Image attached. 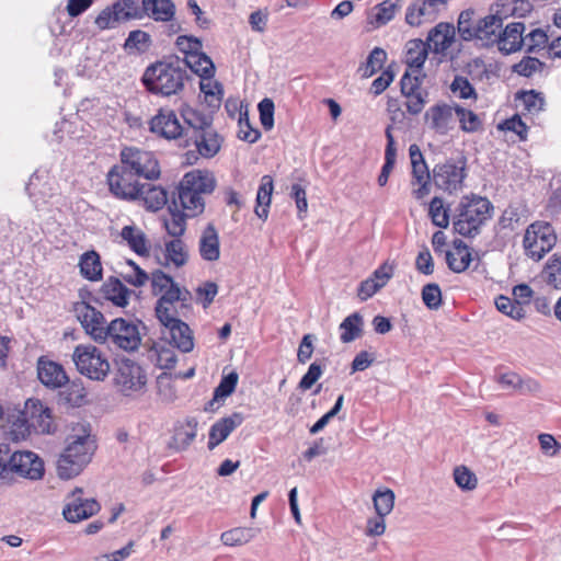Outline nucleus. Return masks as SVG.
<instances>
[{
	"label": "nucleus",
	"mask_w": 561,
	"mask_h": 561,
	"mask_svg": "<svg viewBox=\"0 0 561 561\" xmlns=\"http://www.w3.org/2000/svg\"><path fill=\"white\" fill-rule=\"evenodd\" d=\"M96 450V442L91 435L89 423L79 422L71 427L66 447L57 462L58 474L62 479L78 476L91 461Z\"/></svg>",
	"instance_id": "obj_1"
},
{
	"label": "nucleus",
	"mask_w": 561,
	"mask_h": 561,
	"mask_svg": "<svg viewBox=\"0 0 561 561\" xmlns=\"http://www.w3.org/2000/svg\"><path fill=\"white\" fill-rule=\"evenodd\" d=\"M187 80V71L180 58L157 61L147 67L142 82L152 94L171 96L179 94Z\"/></svg>",
	"instance_id": "obj_2"
},
{
	"label": "nucleus",
	"mask_w": 561,
	"mask_h": 561,
	"mask_svg": "<svg viewBox=\"0 0 561 561\" xmlns=\"http://www.w3.org/2000/svg\"><path fill=\"white\" fill-rule=\"evenodd\" d=\"M216 180L209 172L194 170L186 173L178 187V198L187 217H196L205 209L204 195L210 194Z\"/></svg>",
	"instance_id": "obj_3"
},
{
	"label": "nucleus",
	"mask_w": 561,
	"mask_h": 561,
	"mask_svg": "<svg viewBox=\"0 0 561 561\" xmlns=\"http://www.w3.org/2000/svg\"><path fill=\"white\" fill-rule=\"evenodd\" d=\"M492 204L480 196L465 197L454 221V230L463 237L479 233L480 227L491 217Z\"/></svg>",
	"instance_id": "obj_4"
},
{
	"label": "nucleus",
	"mask_w": 561,
	"mask_h": 561,
	"mask_svg": "<svg viewBox=\"0 0 561 561\" xmlns=\"http://www.w3.org/2000/svg\"><path fill=\"white\" fill-rule=\"evenodd\" d=\"M72 360L77 370L91 380L103 381L111 369L105 354L91 344L77 345L72 354Z\"/></svg>",
	"instance_id": "obj_5"
},
{
	"label": "nucleus",
	"mask_w": 561,
	"mask_h": 561,
	"mask_svg": "<svg viewBox=\"0 0 561 561\" xmlns=\"http://www.w3.org/2000/svg\"><path fill=\"white\" fill-rule=\"evenodd\" d=\"M557 242V234L549 222L535 221L529 225L523 239V248L527 257L540 261L552 250Z\"/></svg>",
	"instance_id": "obj_6"
},
{
	"label": "nucleus",
	"mask_w": 561,
	"mask_h": 561,
	"mask_svg": "<svg viewBox=\"0 0 561 561\" xmlns=\"http://www.w3.org/2000/svg\"><path fill=\"white\" fill-rule=\"evenodd\" d=\"M131 20H141L137 0H117L98 14L94 24L100 31H105L116 28Z\"/></svg>",
	"instance_id": "obj_7"
},
{
	"label": "nucleus",
	"mask_w": 561,
	"mask_h": 561,
	"mask_svg": "<svg viewBox=\"0 0 561 561\" xmlns=\"http://www.w3.org/2000/svg\"><path fill=\"white\" fill-rule=\"evenodd\" d=\"M121 163L138 178L152 181L160 176V167L151 151L136 147L124 148L121 152Z\"/></svg>",
	"instance_id": "obj_8"
},
{
	"label": "nucleus",
	"mask_w": 561,
	"mask_h": 561,
	"mask_svg": "<svg viewBox=\"0 0 561 561\" xmlns=\"http://www.w3.org/2000/svg\"><path fill=\"white\" fill-rule=\"evenodd\" d=\"M139 178L122 163L114 165L107 174L111 193L119 199L138 201L141 184Z\"/></svg>",
	"instance_id": "obj_9"
},
{
	"label": "nucleus",
	"mask_w": 561,
	"mask_h": 561,
	"mask_svg": "<svg viewBox=\"0 0 561 561\" xmlns=\"http://www.w3.org/2000/svg\"><path fill=\"white\" fill-rule=\"evenodd\" d=\"M115 386L125 396L141 392L147 385V375L134 360L121 359L114 377Z\"/></svg>",
	"instance_id": "obj_10"
},
{
	"label": "nucleus",
	"mask_w": 561,
	"mask_h": 561,
	"mask_svg": "<svg viewBox=\"0 0 561 561\" xmlns=\"http://www.w3.org/2000/svg\"><path fill=\"white\" fill-rule=\"evenodd\" d=\"M425 77V73L404 72L400 80L407 111L412 115L420 114L428 102V92L422 87Z\"/></svg>",
	"instance_id": "obj_11"
},
{
	"label": "nucleus",
	"mask_w": 561,
	"mask_h": 561,
	"mask_svg": "<svg viewBox=\"0 0 561 561\" xmlns=\"http://www.w3.org/2000/svg\"><path fill=\"white\" fill-rule=\"evenodd\" d=\"M106 341L125 351H135L141 342L138 325L123 318L114 319L106 327Z\"/></svg>",
	"instance_id": "obj_12"
},
{
	"label": "nucleus",
	"mask_w": 561,
	"mask_h": 561,
	"mask_svg": "<svg viewBox=\"0 0 561 561\" xmlns=\"http://www.w3.org/2000/svg\"><path fill=\"white\" fill-rule=\"evenodd\" d=\"M466 160H448L437 164L433 170V181L435 185L445 192L453 193L459 190L466 176Z\"/></svg>",
	"instance_id": "obj_13"
},
{
	"label": "nucleus",
	"mask_w": 561,
	"mask_h": 561,
	"mask_svg": "<svg viewBox=\"0 0 561 561\" xmlns=\"http://www.w3.org/2000/svg\"><path fill=\"white\" fill-rule=\"evenodd\" d=\"M73 312L85 332L96 342H106L105 319L102 312L85 301L73 305Z\"/></svg>",
	"instance_id": "obj_14"
},
{
	"label": "nucleus",
	"mask_w": 561,
	"mask_h": 561,
	"mask_svg": "<svg viewBox=\"0 0 561 561\" xmlns=\"http://www.w3.org/2000/svg\"><path fill=\"white\" fill-rule=\"evenodd\" d=\"M162 324V337L173 344L183 353H188L194 348V339L188 325L178 319L175 316H170L168 319H159Z\"/></svg>",
	"instance_id": "obj_15"
},
{
	"label": "nucleus",
	"mask_w": 561,
	"mask_h": 561,
	"mask_svg": "<svg viewBox=\"0 0 561 561\" xmlns=\"http://www.w3.org/2000/svg\"><path fill=\"white\" fill-rule=\"evenodd\" d=\"M83 490L77 488L67 497L62 510L64 517L70 523H78L96 514L101 506L94 499L83 497Z\"/></svg>",
	"instance_id": "obj_16"
},
{
	"label": "nucleus",
	"mask_w": 561,
	"mask_h": 561,
	"mask_svg": "<svg viewBox=\"0 0 561 561\" xmlns=\"http://www.w3.org/2000/svg\"><path fill=\"white\" fill-rule=\"evenodd\" d=\"M44 474V463L33 451H14L10 469V481L15 477L38 480Z\"/></svg>",
	"instance_id": "obj_17"
},
{
	"label": "nucleus",
	"mask_w": 561,
	"mask_h": 561,
	"mask_svg": "<svg viewBox=\"0 0 561 561\" xmlns=\"http://www.w3.org/2000/svg\"><path fill=\"white\" fill-rule=\"evenodd\" d=\"M150 130L167 139H176L184 137L185 126H183L174 111L161 108L150 121Z\"/></svg>",
	"instance_id": "obj_18"
},
{
	"label": "nucleus",
	"mask_w": 561,
	"mask_h": 561,
	"mask_svg": "<svg viewBox=\"0 0 561 561\" xmlns=\"http://www.w3.org/2000/svg\"><path fill=\"white\" fill-rule=\"evenodd\" d=\"M445 4L446 0H417L407 9L405 21L411 26L432 22Z\"/></svg>",
	"instance_id": "obj_19"
},
{
	"label": "nucleus",
	"mask_w": 561,
	"mask_h": 561,
	"mask_svg": "<svg viewBox=\"0 0 561 561\" xmlns=\"http://www.w3.org/2000/svg\"><path fill=\"white\" fill-rule=\"evenodd\" d=\"M221 137L214 127L195 131L194 135L186 138V145H194L197 152L204 158L214 157L221 147Z\"/></svg>",
	"instance_id": "obj_20"
},
{
	"label": "nucleus",
	"mask_w": 561,
	"mask_h": 561,
	"mask_svg": "<svg viewBox=\"0 0 561 561\" xmlns=\"http://www.w3.org/2000/svg\"><path fill=\"white\" fill-rule=\"evenodd\" d=\"M37 376L41 382L50 389L61 388L69 381L61 365L44 357L37 362Z\"/></svg>",
	"instance_id": "obj_21"
},
{
	"label": "nucleus",
	"mask_w": 561,
	"mask_h": 561,
	"mask_svg": "<svg viewBox=\"0 0 561 561\" xmlns=\"http://www.w3.org/2000/svg\"><path fill=\"white\" fill-rule=\"evenodd\" d=\"M455 107L447 104H437L431 107L425 118L430 126L439 134H447L455 123Z\"/></svg>",
	"instance_id": "obj_22"
},
{
	"label": "nucleus",
	"mask_w": 561,
	"mask_h": 561,
	"mask_svg": "<svg viewBox=\"0 0 561 561\" xmlns=\"http://www.w3.org/2000/svg\"><path fill=\"white\" fill-rule=\"evenodd\" d=\"M141 19L148 16L157 22L172 21L175 15V4L171 0H141Z\"/></svg>",
	"instance_id": "obj_23"
},
{
	"label": "nucleus",
	"mask_w": 561,
	"mask_h": 561,
	"mask_svg": "<svg viewBox=\"0 0 561 561\" xmlns=\"http://www.w3.org/2000/svg\"><path fill=\"white\" fill-rule=\"evenodd\" d=\"M242 422V414L233 413L214 423L209 431L208 448L213 450L217 445L222 443L236 427L241 425Z\"/></svg>",
	"instance_id": "obj_24"
},
{
	"label": "nucleus",
	"mask_w": 561,
	"mask_h": 561,
	"mask_svg": "<svg viewBox=\"0 0 561 561\" xmlns=\"http://www.w3.org/2000/svg\"><path fill=\"white\" fill-rule=\"evenodd\" d=\"M525 31L524 23L516 22L508 24L497 36V46L501 51L511 54L518 50L525 42L523 35Z\"/></svg>",
	"instance_id": "obj_25"
},
{
	"label": "nucleus",
	"mask_w": 561,
	"mask_h": 561,
	"mask_svg": "<svg viewBox=\"0 0 561 561\" xmlns=\"http://www.w3.org/2000/svg\"><path fill=\"white\" fill-rule=\"evenodd\" d=\"M428 55V47L422 39H411L405 45V65L404 72L424 73L423 65Z\"/></svg>",
	"instance_id": "obj_26"
},
{
	"label": "nucleus",
	"mask_w": 561,
	"mask_h": 561,
	"mask_svg": "<svg viewBox=\"0 0 561 561\" xmlns=\"http://www.w3.org/2000/svg\"><path fill=\"white\" fill-rule=\"evenodd\" d=\"M501 27L502 19L499 15H488L474 25L477 35H474L473 39L480 41L482 46L492 45L496 43Z\"/></svg>",
	"instance_id": "obj_27"
},
{
	"label": "nucleus",
	"mask_w": 561,
	"mask_h": 561,
	"mask_svg": "<svg viewBox=\"0 0 561 561\" xmlns=\"http://www.w3.org/2000/svg\"><path fill=\"white\" fill-rule=\"evenodd\" d=\"M199 254L205 261L214 262L220 256V243L218 232L213 224L203 231L199 242Z\"/></svg>",
	"instance_id": "obj_28"
},
{
	"label": "nucleus",
	"mask_w": 561,
	"mask_h": 561,
	"mask_svg": "<svg viewBox=\"0 0 561 561\" xmlns=\"http://www.w3.org/2000/svg\"><path fill=\"white\" fill-rule=\"evenodd\" d=\"M161 294L156 306L157 318L168 319L170 316H175L174 302L186 299L182 290L175 283H172Z\"/></svg>",
	"instance_id": "obj_29"
},
{
	"label": "nucleus",
	"mask_w": 561,
	"mask_h": 561,
	"mask_svg": "<svg viewBox=\"0 0 561 561\" xmlns=\"http://www.w3.org/2000/svg\"><path fill=\"white\" fill-rule=\"evenodd\" d=\"M455 28L453 25L447 23L437 24L427 36L428 49H433L435 53H440L446 50L454 39Z\"/></svg>",
	"instance_id": "obj_30"
},
{
	"label": "nucleus",
	"mask_w": 561,
	"mask_h": 561,
	"mask_svg": "<svg viewBox=\"0 0 561 561\" xmlns=\"http://www.w3.org/2000/svg\"><path fill=\"white\" fill-rule=\"evenodd\" d=\"M446 261L453 272L466 271L471 262V252L468 245L460 239L454 240V249L446 253Z\"/></svg>",
	"instance_id": "obj_31"
},
{
	"label": "nucleus",
	"mask_w": 561,
	"mask_h": 561,
	"mask_svg": "<svg viewBox=\"0 0 561 561\" xmlns=\"http://www.w3.org/2000/svg\"><path fill=\"white\" fill-rule=\"evenodd\" d=\"M144 206L151 211L161 209L168 202V194L164 188L150 183L141 184V193L139 192V199Z\"/></svg>",
	"instance_id": "obj_32"
},
{
	"label": "nucleus",
	"mask_w": 561,
	"mask_h": 561,
	"mask_svg": "<svg viewBox=\"0 0 561 561\" xmlns=\"http://www.w3.org/2000/svg\"><path fill=\"white\" fill-rule=\"evenodd\" d=\"M181 115L186 124L184 130L185 138L194 135L195 131L213 127L210 116L202 114L190 106H184L181 111Z\"/></svg>",
	"instance_id": "obj_33"
},
{
	"label": "nucleus",
	"mask_w": 561,
	"mask_h": 561,
	"mask_svg": "<svg viewBox=\"0 0 561 561\" xmlns=\"http://www.w3.org/2000/svg\"><path fill=\"white\" fill-rule=\"evenodd\" d=\"M181 61L183 62L185 70L186 68H190L194 73L204 79H209L214 76L215 66L211 59L203 51L188 55L187 57L181 59Z\"/></svg>",
	"instance_id": "obj_34"
},
{
	"label": "nucleus",
	"mask_w": 561,
	"mask_h": 561,
	"mask_svg": "<svg viewBox=\"0 0 561 561\" xmlns=\"http://www.w3.org/2000/svg\"><path fill=\"white\" fill-rule=\"evenodd\" d=\"M104 297L117 307L128 304L130 290L116 277H110L102 286Z\"/></svg>",
	"instance_id": "obj_35"
},
{
	"label": "nucleus",
	"mask_w": 561,
	"mask_h": 561,
	"mask_svg": "<svg viewBox=\"0 0 561 561\" xmlns=\"http://www.w3.org/2000/svg\"><path fill=\"white\" fill-rule=\"evenodd\" d=\"M273 179L271 175H263L261 184L256 193L255 214L259 218L265 220L268 216V207L271 205L273 193Z\"/></svg>",
	"instance_id": "obj_36"
},
{
	"label": "nucleus",
	"mask_w": 561,
	"mask_h": 561,
	"mask_svg": "<svg viewBox=\"0 0 561 561\" xmlns=\"http://www.w3.org/2000/svg\"><path fill=\"white\" fill-rule=\"evenodd\" d=\"M364 320L360 313L354 312L347 316L340 324V340L351 343L363 335Z\"/></svg>",
	"instance_id": "obj_37"
},
{
	"label": "nucleus",
	"mask_w": 561,
	"mask_h": 561,
	"mask_svg": "<svg viewBox=\"0 0 561 561\" xmlns=\"http://www.w3.org/2000/svg\"><path fill=\"white\" fill-rule=\"evenodd\" d=\"M81 274L90 280H99L102 277L100 256L95 251L85 252L80 259Z\"/></svg>",
	"instance_id": "obj_38"
},
{
	"label": "nucleus",
	"mask_w": 561,
	"mask_h": 561,
	"mask_svg": "<svg viewBox=\"0 0 561 561\" xmlns=\"http://www.w3.org/2000/svg\"><path fill=\"white\" fill-rule=\"evenodd\" d=\"M409 154L412 165L413 184L415 182L430 181L428 168L424 161L423 154L417 145L413 144L409 148Z\"/></svg>",
	"instance_id": "obj_39"
},
{
	"label": "nucleus",
	"mask_w": 561,
	"mask_h": 561,
	"mask_svg": "<svg viewBox=\"0 0 561 561\" xmlns=\"http://www.w3.org/2000/svg\"><path fill=\"white\" fill-rule=\"evenodd\" d=\"M256 535V530L248 527H236L224 531L220 539L224 545L236 547L250 542Z\"/></svg>",
	"instance_id": "obj_40"
},
{
	"label": "nucleus",
	"mask_w": 561,
	"mask_h": 561,
	"mask_svg": "<svg viewBox=\"0 0 561 561\" xmlns=\"http://www.w3.org/2000/svg\"><path fill=\"white\" fill-rule=\"evenodd\" d=\"M188 254L186 245L181 239H173L165 243L167 263H172L176 267L183 266L187 261Z\"/></svg>",
	"instance_id": "obj_41"
},
{
	"label": "nucleus",
	"mask_w": 561,
	"mask_h": 561,
	"mask_svg": "<svg viewBox=\"0 0 561 561\" xmlns=\"http://www.w3.org/2000/svg\"><path fill=\"white\" fill-rule=\"evenodd\" d=\"M542 275L548 285L561 289V253H554L547 261Z\"/></svg>",
	"instance_id": "obj_42"
},
{
	"label": "nucleus",
	"mask_w": 561,
	"mask_h": 561,
	"mask_svg": "<svg viewBox=\"0 0 561 561\" xmlns=\"http://www.w3.org/2000/svg\"><path fill=\"white\" fill-rule=\"evenodd\" d=\"M121 276L126 283L135 287H141L149 280V275L130 260L125 263Z\"/></svg>",
	"instance_id": "obj_43"
},
{
	"label": "nucleus",
	"mask_w": 561,
	"mask_h": 561,
	"mask_svg": "<svg viewBox=\"0 0 561 561\" xmlns=\"http://www.w3.org/2000/svg\"><path fill=\"white\" fill-rule=\"evenodd\" d=\"M122 238L127 241L129 247L138 254L147 253V242L144 232L133 226H126L122 229Z\"/></svg>",
	"instance_id": "obj_44"
},
{
	"label": "nucleus",
	"mask_w": 561,
	"mask_h": 561,
	"mask_svg": "<svg viewBox=\"0 0 561 561\" xmlns=\"http://www.w3.org/2000/svg\"><path fill=\"white\" fill-rule=\"evenodd\" d=\"M387 60V54L382 48L375 47L364 66L359 68V70L363 72V77L369 78L374 76L378 70H380L383 67V64Z\"/></svg>",
	"instance_id": "obj_45"
},
{
	"label": "nucleus",
	"mask_w": 561,
	"mask_h": 561,
	"mask_svg": "<svg viewBox=\"0 0 561 561\" xmlns=\"http://www.w3.org/2000/svg\"><path fill=\"white\" fill-rule=\"evenodd\" d=\"M373 501L377 515L387 516L393 510L394 493L389 489L385 491H376L373 496Z\"/></svg>",
	"instance_id": "obj_46"
},
{
	"label": "nucleus",
	"mask_w": 561,
	"mask_h": 561,
	"mask_svg": "<svg viewBox=\"0 0 561 561\" xmlns=\"http://www.w3.org/2000/svg\"><path fill=\"white\" fill-rule=\"evenodd\" d=\"M401 0H386L374 8V20L377 26L391 21Z\"/></svg>",
	"instance_id": "obj_47"
},
{
	"label": "nucleus",
	"mask_w": 561,
	"mask_h": 561,
	"mask_svg": "<svg viewBox=\"0 0 561 561\" xmlns=\"http://www.w3.org/2000/svg\"><path fill=\"white\" fill-rule=\"evenodd\" d=\"M455 113L460 122V127L463 131L474 133L481 128V121L472 111L461 106L455 107Z\"/></svg>",
	"instance_id": "obj_48"
},
{
	"label": "nucleus",
	"mask_w": 561,
	"mask_h": 561,
	"mask_svg": "<svg viewBox=\"0 0 561 561\" xmlns=\"http://www.w3.org/2000/svg\"><path fill=\"white\" fill-rule=\"evenodd\" d=\"M239 376L236 371H231L228 375L224 376L216 387L214 391L213 402H218L227 397H229L236 389L238 383Z\"/></svg>",
	"instance_id": "obj_49"
},
{
	"label": "nucleus",
	"mask_w": 561,
	"mask_h": 561,
	"mask_svg": "<svg viewBox=\"0 0 561 561\" xmlns=\"http://www.w3.org/2000/svg\"><path fill=\"white\" fill-rule=\"evenodd\" d=\"M496 309L511 317L514 320H520L525 317V310L522 306L516 304L514 299H511L505 296H500L495 299Z\"/></svg>",
	"instance_id": "obj_50"
},
{
	"label": "nucleus",
	"mask_w": 561,
	"mask_h": 561,
	"mask_svg": "<svg viewBox=\"0 0 561 561\" xmlns=\"http://www.w3.org/2000/svg\"><path fill=\"white\" fill-rule=\"evenodd\" d=\"M238 125H239L238 137L241 140L248 141L250 144H253L259 140L261 133L259 131V129L253 128L250 125L247 111L245 112L240 111L239 118H238Z\"/></svg>",
	"instance_id": "obj_51"
},
{
	"label": "nucleus",
	"mask_w": 561,
	"mask_h": 561,
	"mask_svg": "<svg viewBox=\"0 0 561 561\" xmlns=\"http://www.w3.org/2000/svg\"><path fill=\"white\" fill-rule=\"evenodd\" d=\"M10 436L13 440L24 439L31 432V425L27 420L20 413L10 416Z\"/></svg>",
	"instance_id": "obj_52"
},
{
	"label": "nucleus",
	"mask_w": 561,
	"mask_h": 561,
	"mask_svg": "<svg viewBox=\"0 0 561 561\" xmlns=\"http://www.w3.org/2000/svg\"><path fill=\"white\" fill-rule=\"evenodd\" d=\"M184 211H172L170 209V216L164 219V228L168 233L175 239H179L185 231V218Z\"/></svg>",
	"instance_id": "obj_53"
},
{
	"label": "nucleus",
	"mask_w": 561,
	"mask_h": 561,
	"mask_svg": "<svg viewBox=\"0 0 561 561\" xmlns=\"http://www.w3.org/2000/svg\"><path fill=\"white\" fill-rule=\"evenodd\" d=\"M454 480L460 489L468 491L476 489L478 484L476 474L465 466L455 468Z\"/></svg>",
	"instance_id": "obj_54"
},
{
	"label": "nucleus",
	"mask_w": 561,
	"mask_h": 561,
	"mask_svg": "<svg viewBox=\"0 0 561 561\" xmlns=\"http://www.w3.org/2000/svg\"><path fill=\"white\" fill-rule=\"evenodd\" d=\"M430 216L435 226L440 228H447L449 225V216L447 210L444 208L443 199L434 197L430 204Z\"/></svg>",
	"instance_id": "obj_55"
},
{
	"label": "nucleus",
	"mask_w": 561,
	"mask_h": 561,
	"mask_svg": "<svg viewBox=\"0 0 561 561\" xmlns=\"http://www.w3.org/2000/svg\"><path fill=\"white\" fill-rule=\"evenodd\" d=\"M422 300L431 310H437L442 305V290L435 283L426 284L422 288Z\"/></svg>",
	"instance_id": "obj_56"
},
{
	"label": "nucleus",
	"mask_w": 561,
	"mask_h": 561,
	"mask_svg": "<svg viewBox=\"0 0 561 561\" xmlns=\"http://www.w3.org/2000/svg\"><path fill=\"white\" fill-rule=\"evenodd\" d=\"M545 64L535 57H524L519 62L513 67L514 72L523 77H530L534 73L541 71Z\"/></svg>",
	"instance_id": "obj_57"
},
{
	"label": "nucleus",
	"mask_w": 561,
	"mask_h": 561,
	"mask_svg": "<svg viewBox=\"0 0 561 561\" xmlns=\"http://www.w3.org/2000/svg\"><path fill=\"white\" fill-rule=\"evenodd\" d=\"M518 99L523 103L525 110L531 114L540 112L545 105V100L541 94L534 90L522 92Z\"/></svg>",
	"instance_id": "obj_58"
},
{
	"label": "nucleus",
	"mask_w": 561,
	"mask_h": 561,
	"mask_svg": "<svg viewBox=\"0 0 561 561\" xmlns=\"http://www.w3.org/2000/svg\"><path fill=\"white\" fill-rule=\"evenodd\" d=\"M150 44V35L141 30L131 31L128 34V37L125 41L126 49H136L138 51H144Z\"/></svg>",
	"instance_id": "obj_59"
},
{
	"label": "nucleus",
	"mask_w": 561,
	"mask_h": 561,
	"mask_svg": "<svg viewBox=\"0 0 561 561\" xmlns=\"http://www.w3.org/2000/svg\"><path fill=\"white\" fill-rule=\"evenodd\" d=\"M201 91L205 94V101L213 107H218L221 100V85L217 82H201Z\"/></svg>",
	"instance_id": "obj_60"
},
{
	"label": "nucleus",
	"mask_w": 561,
	"mask_h": 561,
	"mask_svg": "<svg viewBox=\"0 0 561 561\" xmlns=\"http://www.w3.org/2000/svg\"><path fill=\"white\" fill-rule=\"evenodd\" d=\"M260 121L265 130H271L274 126V102L271 99H263L259 105Z\"/></svg>",
	"instance_id": "obj_61"
},
{
	"label": "nucleus",
	"mask_w": 561,
	"mask_h": 561,
	"mask_svg": "<svg viewBox=\"0 0 561 561\" xmlns=\"http://www.w3.org/2000/svg\"><path fill=\"white\" fill-rule=\"evenodd\" d=\"M450 90L460 99L476 98V91L469 80L465 77L457 76L450 84Z\"/></svg>",
	"instance_id": "obj_62"
},
{
	"label": "nucleus",
	"mask_w": 561,
	"mask_h": 561,
	"mask_svg": "<svg viewBox=\"0 0 561 561\" xmlns=\"http://www.w3.org/2000/svg\"><path fill=\"white\" fill-rule=\"evenodd\" d=\"M176 46L181 53L184 54V57L188 55H194L202 51V42L193 36H179L176 38Z\"/></svg>",
	"instance_id": "obj_63"
},
{
	"label": "nucleus",
	"mask_w": 561,
	"mask_h": 561,
	"mask_svg": "<svg viewBox=\"0 0 561 561\" xmlns=\"http://www.w3.org/2000/svg\"><path fill=\"white\" fill-rule=\"evenodd\" d=\"M30 425L37 433L49 434L53 430V416L49 408L46 407L44 413L38 414Z\"/></svg>",
	"instance_id": "obj_64"
}]
</instances>
